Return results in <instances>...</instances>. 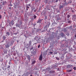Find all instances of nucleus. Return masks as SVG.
I'll return each instance as SVG.
<instances>
[{"instance_id":"obj_1","label":"nucleus","mask_w":76,"mask_h":76,"mask_svg":"<svg viewBox=\"0 0 76 76\" xmlns=\"http://www.w3.org/2000/svg\"><path fill=\"white\" fill-rule=\"evenodd\" d=\"M40 39V38L38 37V36H35V37L34 38V40H36V41H37V42L35 43V44H37V43L40 42V40H39Z\"/></svg>"},{"instance_id":"obj_2","label":"nucleus","mask_w":76,"mask_h":76,"mask_svg":"<svg viewBox=\"0 0 76 76\" xmlns=\"http://www.w3.org/2000/svg\"><path fill=\"white\" fill-rule=\"evenodd\" d=\"M15 23L13 22V20H12L9 23L10 26H12L13 25H14Z\"/></svg>"},{"instance_id":"obj_3","label":"nucleus","mask_w":76,"mask_h":76,"mask_svg":"<svg viewBox=\"0 0 76 76\" xmlns=\"http://www.w3.org/2000/svg\"><path fill=\"white\" fill-rule=\"evenodd\" d=\"M26 57H27V59L29 60V61H30L31 60V57L29 55L26 56Z\"/></svg>"},{"instance_id":"obj_4","label":"nucleus","mask_w":76,"mask_h":76,"mask_svg":"<svg viewBox=\"0 0 76 76\" xmlns=\"http://www.w3.org/2000/svg\"><path fill=\"white\" fill-rule=\"evenodd\" d=\"M42 60V54H41L39 57V60L41 61Z\"/></svg>"},{"instance_id":"obj_5","label":"nucleus","mask_w":76,"mask_h":76,"mask_svg":"<svg viewBox=\"0 0 76 76\" xmlns=\"http://www.w3.org/2000/svg\"><path fill=\"white\" fill-rule=\"evenodd\" d=\"M67 67L68 68H71V69H72V68H73V66L70 65H67Z\"/></svg>"},{"instance_id":"obj_6","label":"nucleus","mask_w":76,"mask_h":76,"mask_svg":"<svg viewBox=\"0 0 76 76\" xmlns=\"http://www.w3.org/2000/svg\"><path fill=\"white\" fill-rule=\"evenodd\" d=\"M13 43H14V41H12L10 42L9 43V44L10 45H11V46H12V45H13Z\"/></svg>"},{"instance_id":"obj_7","label":"nucleus","mask_w":76,"mask_h":76,"mask_svg":"<svg viewBox=\"0 0 76 76\" xmlns=\"http://www.w3.org/2000/svg\"><path fill=\"white\" fill-rule=\"evenodd\" d=\"M31 61L32 62V64H35V63L36 62L34 59H32L31 60Z\"/></svg>"},{"instance_id":"obj_8","label":"nucleus","mask_w":76,"mask_h":76,"mask_svg":"<svg viewBox=\"0 0 76 76\" xmlns=\"http://www.w3.org/2000/svg\"><path fill=\"white\" fill-rule=\"evenodd\" d=\"M76 15H75L74 16H73L72 19L74 21H75V20H76Z\"/></svg>"},{"instance_id":"obj_9","label":"nucleus","mask_w":76,"mask_h":76,"mask_svg":"<svg viewBox=\"0 0 76 76\" xmlns=\"http://www.w3.org/2000/svg\"><path fill=\"white\" fill-rule=\"evenodd\" d=\"M64 6H65L66 5H68V3L66 2H65L63 4Z\"/></svg>"},{"instance_id":"obj_10","label":"nucleus","mask_w":76,"mask_h":76,"mask_svg":"<svg viewBox=\"0 0 76 76\" xmlns=\"http://www.w3.org/2000/svg\"><path fill=\"white\" fill-rule=\"evenodd\" d=\"M63 7H64V5H60L59 6V8L60 9H61V8H63Z\"/></svg>"},{"instance_id":"obj_11","label":"nucleus","mask_w":76,"mask_h":76,"mask_svg":"<svg viewBox=\"0 0 76 76\" xmlns=\"http://www.w3.org/2000/svg\"><path fill=\"white\" fill-rule=\"evenodd\" d=\"M43 20V19H42L41 20H39L37 22V23H41V21Z\"/></svg>"},{"instance_id":"obj_12","label":"nucleus","mask_w":76,"mask_h":76,"mask_svg":"<svg viewBox=\"0 0 76 76\" xmlns=\"http://www.w3.org/2000/svg\"><path fill=\"white\" fill-rule=\"evenodd\" d=\"M72 71H73V69H71L70 70H67V72H72Z\"/></svg>"},{"instance_id":"obj_13","label":"nucleus","mask_w":76,"mask_h":76,"mask_svg":"<svg viewBox=\"0 0 76 76\" xmlns=\"http://www.w3.org/2000/svg\"><path fill=\"white\" fill-rule=\"evenodd\" d=\"M61 36L62 37H64V33H62L60 34Z\"/></svg>"},{"instance_id":"obj_14","label":"nucleus","mask_w":76,"mask_h":76,"mask_svg":"<svg viewBox=\"0 0 76 76\" xmlns=\"http://www.w3.org/2000/svg\"><path fill=\"white\" fill-rule=\"evenodd\" d=\"M6 1H4L3 2V3L2 4V5H3V6H4V4H6Z\"/></svg>"},{"instance_id":"obj_15","label":"nucleus","mask_w":76,"mask_h":76,"mask_svg":"<svg viewBox=\"0 0 76 76\" xmlns=\"http://www.w3.org/2000/svg\"><path fill=\"white\" fill-rule=\"evenodd\" d=\"M16 26L18 27H19L20 26V24H18V23H16Z\"/></svg>"},{"instance_id":"obj_16","label":"nucleus","mask_w":76,"mask_h":76,"mask_svg":"<svg viewBox=\"0 0 76 76\" xmlns=\"http://www.w3.org/2000/svg\"><path fill=\"white\" fill-rule=\"evenodd\" d=\"M28 9H29V7L28 6H26V10H28Z\"/></svg>"},{"instance_id":"obj_17","label":"nucleus","mask_w":76,"mask_h":76,"mask_svg":"<svg viewBox=\"0 0 76 76\" xmlns=\"http://www.w3.org/2000/svg\"><path fill=\"white\" fill-rule=\"evenodd\" d=\"M50 73H55V71H51L50 72Z\"/></svg>"},{"instance_id":"obj_18","label":"nucleus","mask_w":76,"mask_h":76,"mask_svg":"<svg viewBox=\"0 0 76 76\" xmlns=\"http://www.w3.org/2000/svg\"><path fill=\"white\" fill-rule=\"evenodd\" d=\"M64 54H62L61 56V58H64Z\"/></svg>"},{"instance_id":"obj_19","label":"nucleus","mask_w":76,"mask_h":76,"mask_svg":"<svg viewBox=\"0 0 76 76\" xmlns=\"http://www.w3.org/2000/svg\"><path fill=\"white\" fill-rule=\"evenodd\" d=\"M6 34H7V35H8V36H9V35H10V33H9V32H7Z\"/></svg>"},{"instance_id":"obj_20","label":"nucleus","mask_w":76,"mask_h":76,"mask_svg":"<svg viewBox=\"0 0 76 76\" xmlns=\"http://www.w3.org/2000/svg\"><path fill=\"white\" fill-rule=\"evenodd\" d=\"M6 47L7 48H9V44H7V45H6Z\"/></svg>"},{"instance_id":"obj_21","label":"nucleus","mask_w":76,"mask_h":76,"mask_svg":"<svg viewBox=\"0 0 76 76\" xmlns=\"http://www.w3.org/2000/svg\"><path fill=\"white\" fill-rule=\"evenodd\" d=\"M34 19H36L37 18V16L35 15H34Z\"/></svg>"},{"instance_id":"obj_22","label":"nucleus","mask_w":76,"mask_h":76,"mask_svg":"<svg viewBox=\"0 0 76 76\" xmlns=\"http://www.w3.org/2000/svg\"><path fill=\"white\" fill-rule=\"evenodd\" d=\"M45 3L46 4H47L48 3V0H45Z\"/></svg>"},{"instance_id":"obj_23","label":"nucleus","mask_w":76,"mask_h":76,"mask_svg":"<svg viewBox=\"0 0 76 76\" xmlns=\"http://www.w3.org/2000/svg\"><path fill=\"white\" fill-rule=\"evenodd\" d=\"M3 61V59L1 58V59L0 60V61H1V62H2Z\"/></svg>"},{"instance_id":"obj_24","label":"nucleus","mask_w":76,"mask_h":76,"mask_svg":"<svg viewBox=\"0 0 76 76\" xmlns=\"http://www.w3.org/2000/svg\"><path fill=\"white\" fill-rule=\"evenodd\" d=\"M35 9V7H34L33 8H32L31 9V11H32V12H33L34 10Z\"/></svg>"},{"instance_id":"obj_25","label":"nucleus","mask_w":76,"mask_h":76,"mask_svg":"<svg viewBox=\"0 0 76 76\" xmlns=\"http://www.w3.org/2000/svg\"><path fill=\"white\" fill-rule=\"evenodd\" d=\"M56 60H60V59L58 58H57V57H56Z\"/></svg>"},{"instance_id":"obj_26","label":"nucleus","mask_w":76,"mask_h":76,"mask_svg":"<svg viewBox=\"0 0 76 76\" xmlns=\"http://www.w3.org/2000/svg\"><path fill=\"white\" fill-rule=\"evenodd\" d=\"M70 15H68L67 16V18L68 19H69V18H70Z\"/></svg>"},{"instance_id":"obj_27","label":"nucleus","mask_w":76,"mask_h":76,"mask_svg":"<svg viewBox=\"0 0 76 76\" xmlns=\"http://www.w3.org/2000/svg\"><path fill=\"white\" fill-rule=\"evenodd\" d=\"M70 3H72V1H69L68 2V4H70Z\"/></svg>"},{"instance_id":"obj_28","label":"nucleus","mask_w":76,"mask_h":76,"mask_svg":"<svg viewBox=\"0 0 76 76\" xmlns=\"http://www.w3.org/2000/svg\"><path fill=\"white\" fill-rule=\"evenodd\" d=\"M45 19H47V16H45Z\"/></svg>"},{"instance_id":"obj_29","label":"nucleus","mask_w":76,"mask_h":76,"mask_svg":"<svg viewBox=\"0 0 76 76\" xmlns=\"http://www.w3.org/2000/svg\"><path fill=\"white\" fill-rule=\"evenodd\" d=\"M64 32H66V31H67V29H66L64 28Z\"/></svg>"},{"instance_id":"obj_30","label":"nucleus","mask_w":76,"mask_h":76,"mask_svg":"<svg viewBox=\"0 0 76 76\" xmlns=\"http://www.w3.org/2000/svg\"><path fill=\"white\" fill-rule=\"evenodd\" d=\"M59 18H57V20H60V17H58Z\"/></svg>"},{"instance_id":"obj_31","label":"nucleus","mask_w":76,"mask_h":76,"mask_svg":"<svg viewBox=\"0 0 76 76\" xmlns=\"http://www.w3.org/2000/svg\"><path fill=\"white\" fill-rule=\"evenodd\" d=\"M24 36L26 38H27V36H26V34H25L24 35Z\"/></svg>"},{"instance_id":"obj_32","label":"nucleus","mask_w":76,"mask_h":76,"mask_svg":"<svg viewBox=\"0 0 76 76\" xmlns=\"http://www.w3.org/2000/svg\"><path fill=\"white\" fill-rule=\"evenodd\" d=\"M73 69H74V70H76V67H74V68H73Z\"/></svg>"},{"instance_id":"obj_33","label":"nucleus","mask_w":76,"mask_h":76,"mask_svg":"<svg viewBox=\"0 0 76 76\" xmlns=\"http://www.w3.org/2000/svg\"><path fill=\"white\" fill-rule=\"evenodd\" d=\"M29 43L30 45H31V44H32V42H31V41H29Z\"/></svg>"},{"instance_id":"obj_34","label":"nucleus","mask_w":76,"mask_h":76,"mask_svg":"<svg viewBox=\"0 0 76 76\" xmlns=\"http://www.w3.org/2000/svg\"><path fill=\"white\" fill-rule=\"evenodd\" d=\"M34 74L35 75H37V71H36L34 73Z\"/></svg>"},{"instance_id":"obj_35","label":"nucleus","mask_w":76,"mask_h":76,"mask_svg":"<svg viewBox=\"0 0 76 76\" xmlns=\"http://www.w3.org/2000/svg\"><path fill=\"white\" fill-rule=\"evenodd\" d=\"M33 56H34L35 55V54H36V53H35V52H34L33 53Z\"/></svg>"},{"instance_id":"obj_36","label":"nucleus","mask_w":76,"mask_h":76,"mask_svg":"<svg viewBox=\"0 0 76 76\" xmlns=\"http://www.w3.org/2000/svg\"><path fill=\"white\" fill-rule=\"evenodd\" d=\"M68 23H71V21L69 20V21H67Z\"/></svg>"},{"instance_id":"obj_37","label":"nucleus","mask_w":76,"mask_h":76,"mask_svg":"<svg viewBox=\"0 0 76 76\" xmlns=\"http://www.w3.org/2000/svg\"><path fill=\"white\" fill-rule=\"evenodd\" d=\"M18 34V33H14V35H17Z\"/></svg>"},{"instance_id":"obj_38","label":"nucleus","mask_w":76,"mask_h":76,"mask_svg":"<svg viewBox=\"0 0 76 76\" xmlns=\"http://www.w3.org/2000/svg\"><path fill=\"white\" fill-rule=\"evenodd\" d=\"M40 47V45H39L38 46V48H39Z\"/></svg>"},{"instance_id":"obj_39","label":"nucleus","mask_w":76,"mask_h":76,"mask_svg":"<svg viewBox=\"0 0 76 76\" xmlns=\"http://www.w3.org/2000/svg\"><path fill=\"white\" fill-rule=\"evenodd\" d=\"M3 38H4V39H6V37H5V36L4 37H3Z\"/></svg>"},{"instance_id":"obj_40","label":"nucleus","mask_w":76,"mask_h":76,"mask_svg":"<svg viewBox=\"0 0 76 76\" xmlns=\"http://www.w3.org/2000/svg\"><path fill=\"white\" fill-rule=\"evenodd\" d=\"M34 12H37V9H36L35 10H34Z\"/></svg>"},{"instance_id":"obj_41","label":"nucleus","mask_w":76,"mask_h":76,"mask_svg":"<svg viewBox=\"0 0 76 76\" xmlns=\"http://www.w3.org/2000/svg\"><path fill=\"white\" fill-rule=\"evenodd\" d=\"M10 65H8L7 68H10Z\"/></svg>"},{"instance_id":"obj_42","label":"nucleus","mask_w":76,"mask_h":76,"mask_svg":"<svg viewBox=\"0 0 76 76\" xmlns=\"http://www.w3.org/2000/svg\"><path fill=\"white\" fill-rule=\"evenodd\" d=\"M53 52H50V54H53Z\"/></svg>"},{"instance_id":"obj_43","label":"nucleus","mask_w":76,"mask_h":76,"mask_svg":"<svg viewBox=\"0 0 76 76\" xmlns=\"http://www.w3.org/2000/svg\"><path fill=\"white\" fill-rule=\"evenodd\" d=\"M72 27L70 26L69 27V29H72Z\"/></svg>"},{"instance_id":"obj_44","label":"nucleus","mask_w":76,"mask_h":76,"mask_svg":"<svg viewBox=\"0 0 76 76\" xmlns=\"http://www.w3.org/2000/svg\"><path fill=\"white\" fill-rule=\"evenodd\" d=\"M2 16L1 15H0V19H1Z\"/></svg>"},{"instance_id":"obj_45","label":"nucleus","mask_w":76,"mask_h":76,"mask_svg":"<svg viewBox=\"0 0 76 76\" xmlns=\"http://www.w3.org/2000/svg\"><path fill=\"white\" fill-rule=\"evenodd\" d=\"M13 29H16V27H14L13 28Z\"/></svg>"},{"instance_id":"obj_46","label":"nucleus","mask_w":76,"mask_h":76,"mask_svg":"<svg viewBox=\"0 0 76 76\" xmlns=\"http://www.w3.org/2000/svg\"><path fill=\"white\" fill-rule=\"evenodd\" d=\"M27 6H30V4H27Z\"/></svg>"},{"instance_id":"obj_47","label":"nucleus","mask_w":76,"mask_h":76,"mask_svg":"<svg viewBox=\"0 0 76 76\" xmlns=\"http://www.w3.org/2000/svg\"><path fill=\"white\" fill-rule=\"evenodd\" d=\"M10 6H13V5H12V4H11V3H10Z\"/></svg>"},{"instance_id":"obj_48","label":"nucleus","mask_w":76,"mask_h":76,"mask_svg":"<svg viewBox=\"0 0 76 76\" xmlns=\"http://www.w3.org/2000/svg\"><path fill=\"white\" fill-rule=\"evenodd\" d=\"M33 49V48H30V50H32Z\"/></svg>"},{"instance_id":"obj_49","label":"nucleus","mask_w":76,"mask_h":76,"mask_svg":"<svg viewBox=\"0 0 76 76\" xmlns=\"http://www.w3.org/2000/svg\"><path fill=\"white\" fill-rule=\"evenodd\" d=\"M20 25H21L22 24V22H21V23H20Z\"/></svg>"},{"instance_id":"obj_50","label":"nucleus","mask_w":76,"mask_h":76,"mask_svg":"<svg viewBox=\"0 0 76 76\" xmlns=\"http://www.w3.org/2000/svg\"><path fill=\"white\" fill-rule=\"evenodd\" d=\"M35 25H36V24L35 23L34 24V26H35Z\"/></svg>"},{"instance_id":"obj_51","label":"nucleus","mask_w":76,"mask_h":76,"mask_svg":"<svg viewBox=\"0 0 76 76\" xmlns=\"http://www.w3.org/2000/svg\"><path fill=\"white\" fill-rule=\"evenodd\" d=\"M15 60H16V59H17V57H15Z\"/></svg>"},{"instance_id":"obj_52","label":"nucleus","mask_w":76,"mask_h":76,"mask_svg":"<svg viewBox=\"0 0 76 76\" xmlns=\"http://www.w3.org/2000/svg\"><path fill=\"white\" fill-rule=\"evenodd\" d=\"M58 1V0H56V1L55 2H57V1Z\"/></svg>"},{"instance_id":"obj_53","label":"nucleus","mask_w":76,"mask_h":76,"mask_svg":"<svg viewBox=\"0 0 76 76\" xmlns=\"http://www.w3.org/2000/svg\"><path fill=\"white\" fill-rule=\"evenodd\" d=\"M64 2H66V0H64Z\"/></svg>"},{"instance_id":"obj_54","label":"nucleus","mask_w":76,"mask_h":76,"mask_svg":"<svg viewBox=\"0 0 76 76\" xmlns=\"http://www.w3.org/2000/svg\"><path fill=\"white\" fill-rule=\"evenodd\" d=\"M11 7H9V9H11Z\"/></svg>"},{"instance_id":"obj_55","label":"nucleus","mask_w":76,"mask_h":76,"mask_svg":"<svg viewBox=\"0 0 76 76\" xmlns=\"http://www.w3.org/2000/svg\"><path fill=\"white\" fill-rule=\"evenodd\" d=\"M1 49H3V47H1Z\"/></svg>"},{"instance_id":"obj_56","label":"nucleus","mask_w":76,"mask_h":76,"mask_svg":"<svg viewBox=\"0 0 76 76\" xmlns=\"http://www.w3.org/2000/svg\"><path fill=\"white\" fill-rule=\"evenodd\" d=\"M52 0V2H53V1H54V0Z\"/></svg>"},{"instance_id":"obj_57","label":"nucleus","mask_w":76,"mask_h":76,"mask_svg":"<svg viewBox=\"0 0 76 76\" xmlns=\"http://www.w3.org/2000/svg\"><path fill=\"white\" fill-rule=\"evenodd\" d=\"M15 8H16V5H15Z\"/></svg>"},{"instance_id":"obj_58","label":"nucleus","mask_w":76,"mask_h":76,"mask_svg":"<svg viewBox=\"0 0 76 76\" xmlns=\"http://www.w3.org/2000/svg\"><path fill=\"white\" fill-rule=\"evenodd\" d=\"M8 75H10V73H8Z\"/></svg>"},{"instance_id":"obj_59","label":"nucleus","mask_w":76,"mask_h":76,"mask_svg":"<svg viewBox=\"0 0 76 76\" xmlns=\"http://www.w3.org/2000/svg\"><path fill=\"white\" fill-rule=\"evenodd\" d=\"M30 76H32V75H31Z\"/></svg>"},{"instance_id":"obj_60","label":"nucleus","mask_w":76,"mask_h":76,"mask_svg":"<svg viewBox=\"0 0 76 76\" xmlns=\"http://www.w3.org/2000/svg\"><path fill=\"white\" fill-rule=\"evenodd\" d=\"M17 42H19V41L17 40Z\"/></svg>"},{"instance_id":"obj_61","label":"nucleus","mask_w":76,"mask_h":76,"mask_svg":"<svg viewBox=\"0 0 76 76\" xmlns=\"http://www.w3.org/2000/svg\"><path fill=\"white\" fill-rule=\"evenodd\" d=\"M58 12H60V11H58Z\"/></svg>"},{"instance_id":"obj_62","label":"nucleus","mask_w":76,"mask_h":76,"mask_svg":"<svg viewBox=\"0 0 76 76\" xmlns=\"http://www.w3.org/2000/svg\"><path fill=\"white\" fill-rule=\"evenodd\" d=\"M58 70H59V68H58Z\"/></svg>"},{"instance_id":"obj_63","label":"nucleus","mask_w":76,"mask_h":76,"mask_svg":"<svg viewBox=\"0 0 76 76\" xmlns=\"http://www.w3.org/2000/svg\"><path fill=\"white\" fill-rule=\"evenodd\" d=\"M39 8H40V9H41V7H39Z\"/></svg>"},{"instance_id":"obj_64","label":"nucleus","mask_w":76,"mask_h":76,"mask_svg":"<svg viewBox=\"0 0 76 76\" xmlns=\"http://www.w3.org/2000/svg\"><path fill=\"white\" fill-rule=\"evenodd\" d=\"M2 28H4V27H2Z\"/></svg>"}]
</instances>
